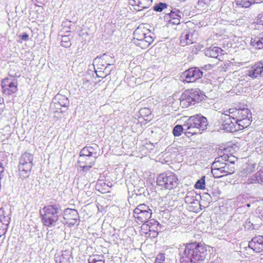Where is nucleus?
Wrapping results in <instances>:
<instances>
[{"mask_svg":"<svg viewBox=\"0 0 263 263\" xmlns=\"http://www.w3.org/2000/svg\"><path fill=\"white\" fill-rule=\"evenodd\" d=\"M255 181L258 183L263 182V171H259L255 174Z\"/></svg>","mask_w":263,"mask_h":263,"instance_id":"40","label":"nucleus"},{"mask_svg":"<svg viewBox=\"0 0 263 263\" xmlns=\"http://www.w3.org/2000/svg\"><path fill=\"white\" fill-rule=\"evenodd\" d=\"M152 214V211L139 212L138 209L134 211V216L136 222L139 224L143 223V228L149 227V224H152V221H154V219L149 220Z\"/></svg>","mask_w":263,"mask_h":263,"instance_id":"12","label":"nucleus"},{"mask_svg":"<svg viewBox=\"0 0 263 263\" xmlns=\"http://www.w3.org/2000/svg\"><path fill=\"white\" fill-rule=\"evenodd\" d=\"M220 120V122L224 130L233 133L241 129L238 126L236 127L237 124L236 121L233 120L231 115L229 113L221 114Z\"/></svg>","mask_w":263,"mask_h":263,"instance_id":"10","label":"nucleus"},{"mask_svg":"<svg viewBox=\"0 0 263 263\" xmlns=\"http://www.w3.org/2000/svg\"><path fill=\"white\" fill-rule=\"evenodd\" d=\"M248 206H250V204H247Z\"/></svg>","mask_w":263,"mask_h":263,"instance_id":"56","label":"nucleus"},{"mask_svg":"<svg viewBox=\"0 0 263 263\" xmlns=\"http://www.w3.org/2000/svg\"><path fill=\"white\" fill-rule=\"evenodd\" d=\"M263 2V0H235L236 5L239 8H249L252 5L259 4Z\"/></svg>","mask_w":263,"mask_h":263,"instance_id":"24","label":"nucleus"},{"mask_svg":"<svg viewBox=\"0 0 263 263\" xmlns=\"http://www.w3.org/2000/svg\"><path fill=\"white\" fill-rule=\"evenodd\" d=\"M213 196H217V194H215H215H214V195H213Z\"/></svg>","mask_w":263,"mask_h":263,"instance_id":"53","label":"nucleus"},{"mask_svg":"<svg viewBox=\"0 0 263 263\" xmlns=\"http://www.w3.org/2000/svg\"><path fill=\"white\" fill-rule=\"evenodd\" d=\"M185 202L191 203L192 206L194 207V210L197 211L198 209H202L201 206H202L201 204V201L197 199L194 198H185Z\"/></svg>","mask_w":263,"mask_h":263,"instance_id":"35","label":"nucleus"},{"mask_svg":"<svg viewBox=\"0 0 263 263\" xmlns=\"http://www.w3.org/2000/svg\"><path fill=\"white\" fill-rule=\"evenodd\" d=\"M178 223V217L175 216H171L170 214V217L167 220L166 228H165V230L167 229V230H171L174 228H176Z\"/></svg>","mask_w":263,"mask_h":263,"instance_id":"30","label":"nucleus"},{"mask_svg":"<svg viewBox=\"0 0 263 263\" xmlns=\"http://www.w3.org/2000/svg\"><path fill=\"white\" fill-rule=\"evenodd\" d=\"M249 247L254 252L259 253L263 251V236L253 237L249 242Z\"/></svg>","mask_w":263,"mask_h":263,"instance_id":"21","label":"nucleus"},{"mask_svg":"<svg viewBox=\"0 0 263 263\" xmlns=\"http://www.w3.org/2000/svg\"><path fill=\"white\" fill-rule=\"evenodd\" d=\"M93 154H96L94 148L92 146H86L81 149L79 157L93 156Z\"/></svg>","mask_w":263,"mask_h":263,"instance_id":"32","label":"nucleus"},{"mask_svg":"<svg viewBox=\"0 0 263 263\" xmlns=\"http://www.w3.org/2000/svg\"><path fill=\"white\" fill-rule=\"evenodd\" d=\"M165 9L167 8V5L165 4Z\"/></svg>","mask_w":263,"mask_h":263,"instance_id":"52","label":"nucleus"},{"mask_svg":"<svg viewBox=\"0 0 263 263\" xmlns=\"http://www.w3.org/2000/svg\"><path fill=\"white\" fill-rule=\"evenodd\" d=\"M196 39L194 31L185 30L181 34L180 43L181 46H185L195 43Z\"/></svg>","mask_w":263,"mask_h":263,"instance_id":"15","label":"nucleus"},{"mask_svg":"<svg viewBox=\"0 0 263 263\" xmlns=\"http://www.w3.org/2000/svg\"><path fill=\"white\" fill-rule=\"evenodd\" d=\"M177 44L176 39H172L170 42L167 43L165 45L166 46L167 51V52L169 54H172L175 52L177 50L176 46Z\"/></svg>","mask_w":263,"mask_h":263,"instance_id":"34","label":"nucleus"},{"mask_svg":"<svg viewBox=\"0 0 263 263\" xmlns=\"http://www.w3.org/2000/svg\"><path fill=\"white\" fill-rule=\"evenodd\" d=\"M177 250V247H167L165 248V255H167L168 254H171V256L172 257L171 259H174Z\"/></svg>","mask_w":263,"mask_h":263,"instance_id":"38","label":"nucleus"},{"mask_svg":"<svg viewBox=\"0 0 263 263\" xmlns=\"http://www.w3.org/2000/svg\"><path fill=\"white\" fill-rule=\"evenodd\" d=\"M138 209L139 212H145V211H152L149 208V206H147L145 204H141L139 205L135 210Z\"/></svg>","mask_w":263,"mask_h":263,"instance_id":"39","label":"nucleus"},{"mask_svg":"<svg viewBox=\"0 0 263 263\" xmlns=\"http://www.w3.org/2000/svg\"><path fill=\"white\" fill-rule=\"evenodd\" d=\"M164 8V3H160L158 5H156L154 7V9L156 11H161Z\"/></svg>","mask_w":263,"mask_h":263,"instance_id":"43","label":"nucleus"},{"mask_svg":"<svg viewBox=\"0 0 263 263\" xmlns=\"http://www.w3.org/2000/svg\"><path fill=\"white\" fill-rule=\"evenodd\" d=\"M205 177L203 176L200 179L198 180L194 185L195 188L200 190L204 189L205 186Z\"/></svg>","mask_w":263,"mask_h":263,"instance_id":"37","label":"nucleus"},{"mask_svg":"<svg viewBox=\"0 0 263 263\" xmlns=\"http://www.w3.org/2000/svg\"><path fill=\"white\" fill-rule=\"evenodd\" d=\"M33 156L28 153H24L20 158L18 167V175L22 179L28 177L33 166Z\"/></svg>","mask_w":263,"mask_h":263,"instance_id":"7","label":"nucleus"},{"mask_svg":"<svg viewBox=\"0 0 263 263\" xmlns=\"http://www.w3.org/2000/svg\"><path fill=\"white\" fill-rule=\"evenodd\" d=\"M149 235L153 237H156V236H157V235L158 234V232H157V231L152 230L151 229L150 226L149 227Z\"/></svg>","mask_w":263,"mask_h":263,"instance_id":"45","label":"nucleus"},{"mask_svg":"<svg viewBox=\"0 0 263 263\" xmlns=\"http://www.w3.org/2000/svg\"><path fill=\"white\" fill-rule=\"evenodd\" d=\"M187 125L186 121L183 125H176L173 130V134L175 137H178L181 135L183 132H184V134H189V129Z\"/></svg>","mask_w":263,"mask_h":263,"instance_id":"27","label":"nucleus"},{"mask_svg":"<svg viewBox=\"0 0 263 263\" xmlns=\"http://www.w3.org/2000/svg\"><path fill=\"white\" fill-rule=\"evenodd\" d=\"M246 75L252 79L263 76V61L258 63L250 67L247 71Z\"/></svg>","mask_w":263,"mask_h":263,"instance_id":"19","label":"nucleus"},{"mask_svg":"<svg viewBox=\"0 0 263 263\" xmlns=\"http://www.w3.org/2000/svg\"><path fill=\"white\" fill-rule=\"evenodd\" d=\"M1 86L3 95L6 96H10L18 91V82L13 76H10L2 80Z\"/></svg>","mask_w":263,"mask_h":263,"instance_id":"8","label":"nucleus"},{"mask_svg":"<svg viewBox=\"0 0 263 263\" xmlns=\"http://www.w3.org/2000/svg\"><path fill=\"white\" fill-rule=\"evenodd\" d=\"M54 259L56 263H71L73 260L71 251L66 250L57 253Z\"/></svg>","mask_w":263,"mask_h":263,"instance_id":"18","label":"nucleus"},{"mask_svg":"<svg viewBox=\"0 0 263 263\" xmlns=\"http://www.w3.org/2000/svg\"><path fill=\"white\" fill-rule=\"evenodd\" d=\"M157 184L159 186H163L164 184V176L162 174L157 177Z\"/></svg>","mask_w":263,"mask_h":263,"instance_id":"42","label":"nucleus"},{"mask_svg":"<svg viewBox=\"0 0 263 263\" xmlns=\"http://www.w3.org/2000/svg\"><path fill=\"white\" fill-rule=\"evenodd\" d=\"M111 60V58L106 54L98 57L96 59L95 65L97 68V70H96V73L97 72L104 71L108 66L111 65L110 63Z\"/></svg>","mask_w":263,"mask_h":263,"instance_id":"17","label":"nucleus"},{"mask_svg":"<svg viewBox=\"0 0 263 263\" xmlns=\"http://www.w3.org/2000/svg\"><path fill=\"white\" fill-rule=\"evenodd\" d=\"M181 263H203L209 253L206 247L197 243L179 249Z\"/></svg>","mask_w":263,"mask_h":263,"instance_id":"1","label":"nucleus"},{"mask_svg":"<svg viewBox=\"0 0 263 263\" xmlns=\"http://www.w3.org/2000/svg\"><path fill=\"white\" fill-rule=\"evenodd\" d=\"M140 114V119H144L146 123L150 121L151 119L149 118V116L151 115V110L147 107H144L141 108L139 111Z\"/></svg>","mask_w":263,"mask_h":263,"instance_id":"31","label":"nucleus"},{"mask_svg":"<svg viewBox=\"0 0 263 263\" xmlns=\"http://www.w3.org/2000/svg\"><path fill=\"white\" fill-rule=\"evenodd\" d=\"M178 179L173 173L166 174L165 176V189H171L177 185Z\"/></svg>","mask_w":263,"mask_h":263,"instance_id":"23","label":"nucleus"},{"mask_svg":"<svg viewBox=\"0 0 263 263\" xmlns=\"http://www.w3.org/2000/svg\"><path fill=\"white\" fill-rule=\"evenodd\" d=\"M224 163V162L221 161L220 160H218L217 158L213 163L212 165V173L215 178H220L223 176V175H218V172H219V173L220 172Z\"/></svg>","mask_w":263,"mask_h":263,"instance_id":"22","label":"nucleus"},{"mask_svg":"<svg viewBox=\"0 0 263 263\" xmlns=\"http://www.w3.org/2000/svg\"><path fill=\"white\" fill-rule=\"evenodd\" d=\"M63 214V221H61L63 223H66L70 227L78 226L80 223L79 215L75 209H66Z\"/></svg>","mask_w":263,"mask_h":263,"instance_id":"9","label":"nucleus"},{"mask_svg":"<svg viewBox=\"0 0 263 263\" xmlns=\"http://www.w3.org/2000/svg\"><path fill=\"white\" fill-rule=\"evenodd\" d=\"M204 95L198 88L185 90L180 98V105L187 108L202 101Z\"/></svg>","mask_w":263,"mask_h":263,"instance_id":"4","label":"nucleus"},{"mask_svg":"<svg viewBox=\"0 0 263 263\" xmlns=\"http://www.w3.org/2000/svg\"><path fill=\"white\" fill-rule=\"evenodd\" d=\"M20 38L23 41H27L29 39V35L27 33L19 35Z\"/></svg>","mask_w":263,"mask_h":263,"instance_id":"47","label":"nucleus"},{"mask_svg":"<svg viewBox=\"0 0 263 263\" xmlns=\"http://www.w3.org/2000/svg\"><path fill=\"white\" fill-rule=\"evenodd\" d=\"M129 5L137 11L149 8L152 5L153 0H128Z\"/></svg>","mask_w":263,"mask_h":263,"instance_id":"14","label":"nucleus"},{"mask_svg":"<svg viewBox=\"0 0 263 263\" xmlns=\"http://www.w3.org/2000/svg\"><path fill=\"white\" fill-rule=\"evenodd\" d=\"M97 158L96 156L79 157L78 163L83 171H87L95 164Z\"/></svg>","mask_w":263,"mask_h":263,"instance_id":"16","label":"nucleus"},{"mask_svg":"<svg viewBox=\"0 0 263 263\" xmlns=\"http://www.w3.org/2000/svg\"><path fill=\"white\" fill-rule=\"evenodd\" d=\"M10 217L6 214L3 208H0V237L6 233L7 227L9 225Z\"/></svg>","mask_w":263,"mask_h":263,"instance_id":"20","label":"nucleus"},{"mask_svg":"<svg viewBox=\"0 0 263 263\" xmlns=\"http://www.w3.org/2000/svg\"><path fill=\"white\" fill-rule=\"evenodd\" d=\"M223 50L218 47H210L205 50V54L206 56L213 58H218L221 55Z\"/></svg>","mask_w":263,"mask_h":263,"instance_id":"25","label":"nucleus"},{"mask_svg":"<svg viewBox=\"0 0 263 263\" xmlns=\"http://www.w3.org/2000/svg\"><path fill=\"white\" fill-rule=\"evenodd\" d=\"M189 134L192 135L201 133L208 125L206 118L201 115H196L190 117L186 121Z\"/></svg>","mask_w":263,"mask_h":263,"instance_id":"6","label":"nucleus"},{"mask_svg":"<svg viewBox=\"0 0 263 263\" xmlns=\"http://www.w3.org/2000/svg\"><path fill=\"white\" fill-rule=\"evenodd\" d=\"M42 222L44 226L48 227L55 226L61 218L62 211L57 205H49L43 208L40 211Z\"/></svg>","mask_w":263,"mask_h":263,"instance_id":"3","label":"nucleus"},{"mask_svg":"<svg viewBox=\"0 0 263 263\" xmlns=\"http://www.w3.org/2000/svg\"><path fill=\"white\" fill-rule=\"evenodd\" d=\"M214 65L212 64H207L204 65V67H202V68L205 70H209L211 69H212L214 67Z\"/></svg>","mask_w":263,"mask_h":263,"instance_id":"48","label":"nucleus"},{"mask_svg":"<svg viewBox=\"0 0 263 263\" xmlns=\"http://www.w3.org/2000/svg\"><path fill=\"white\" fill-rule=\"evenodd\" d=\"M218 195H220V193L219 192V191L218 192Z\"/></svg>","mask_w":263,"mask_h":263,"instance_id":"55","label":"nucleus"},{"mask_svg":"<svg viewBox=\"0 0 263 263\" xmlns=\"http://www.w3.org/2000/svg\"><path fill=\"white\" fill-rule=\"evenodd\" d=\"M236 161H237V158L235 157L230 156L229 161L228 163L229 164H232L233 166H235V162Z\"/></svg>","mask_w":263,"mask_h":263,"instance_id":"46","label":"nucleus"},{"mask_svg":"<svg viewBox=\"0 0 263 263\" xmlns=\"http://www.w3.org/2000/svg\"><path fill=\"white\" fill-rule=\"evenodd\" d=\"M231 115L234 121H236L237 126L242 128L248 127L251 123V113L248 108H232L228 111Z\"/></svg>","mask_w":263,"mask_h":263,"instance_id":"5","label":"nucleus"},{"mask_svg":"<svg viewBox=\"0 0 263 263\" xmlns=\"http://www.w3.org/2000/svg\"><path fill=\"white\" fill-rule=\"evenodd\" d=\"M251 45L256 49H263V34L252 37L250 41Z\"/></svg>","mask_w":263,"mask_h":263,"instance_id":"26","label":"nucleus"},{"mask_svg":"<svg viewBox=\"0 0 263 263\" xmlns=\"http://www.w3.org/2000/svg\"><path fill=\"white\" fill-rule=\"evenodd\" d=\"M36 2L40 3V4H43L46 0H35Z\"/></svg>","mask_w":263,"mask_h":263,"instance_id":"51","label":"nucleus"},{"mask_svg":"<svg viewBox=\"0 0 263 263\" xmlns=\"http://www.w3.org/2000/svg\"><path fill=\"white\" fill-rule=\"evenodd\" d=\"M256 164L254 163H247L245 165V167L241 172L242 176H244L249 174L255 171Z\"/></svg>","mask_w":263,"mask_h":263,"instance_id":"33","label":"nucleus"},{"mask_svg":"<svg viewBox=\"0 0 263 263\" xmlns=\"http://www.w3.org/2000/svg\"><path fill=\"white\" fill-rule=\"evenodd\" d=\"M155 263H164V254L162 253L158 254L156 257Z\"/></svg>","mask_w":263,"mask_h":263,"instance_id":"41","label":"nucleus"},{"mask_svg":"<svg viewBox=\"0 0 263 263\" xmlns=\"http://www.w3.org/2000/svg\"><path fill=\"white\" fill-rule=\"evenodd\" d=\"M96 189L98 192L102 194L109 193L110 191V186L103 180H99L98 181L96 185Z\"/></svg>","mask_w":263,"mask_h":263,"instance_id":"28","label":"nucleus"},{"mask_svg":"<svg viewBox=\"0 0 263 263\" xmlns=\"http://www.w3.org/2000/svg\"><path fill=\"white\" fill-rule=\"evenodd\" d=\"M235 172V166L228 162H224L220 172L221 175L226 176L228 174H232Z\"/></svg>","mask_w":263,"mask_h":263,"instance_id":"29","label":"nucleus"},{"mask_svg":"<svg viewBox=\"0 0 263 263\" xmlns=\"http://www.w3.org/2000/svg\"><path fill=\"white\" fill-rule=\"evenodd\" d=\"M133 35V43L141 49L148 48L154 41L153 33L146 24H140L135 30Z\"/></svg>","mask_w":263,"mask_h":263,"instance_id":"2","label":"nucleus"},{"mask_svg":"<svg viewBox=\"0 0 263 263\" xmlns=\"http://www.w3.org/2000/svg\"><path fill=\"white\" fill-rule=\"evenodd\" d=\"M211 0H198V3H203L204 4H208Z\"/></svg>","mask_w":263,"mask_h":263,"instance_id":"50","label":"nucleus"},{"mask_svg":"<svg viewBox=\"0 0 263 263\" xmlns=\"http://www.w3.org/2000/svg\"><path fill=\"white\" fill-rule=\"evenodd\" d=\"M180 12L176 8L172 9L168 13L165 12V22L167 27L180 23Z\"/></svg>","mask_w":263,"mask_h":263,"instance_id":"13","label":"nucleus"},{"mask_svg":"<svg viewBox=\"0 0 263 263\" xmlns=\"http://www.w3.org/2000/svg\"><path fill=\"white\" fill-rule=\"evenodd\" d=\"M230 157V156H228V155L224 154L222 156L218 157L217 158L218 160H220L221 161H224L225 162H228L229 161Z\"/></svg>","mask_w":263,"mask_h":263,"instance_id":"44","label":"nucleus"},{"mask_svg":"<svg viewBox=\"0 0 263 263\" xmlns=\"http://www.w3.org/2000/svg\"><path fill=\"white\" fill-rule=\"evenodd\" d=\"M70 44V43L69 40L68 41H64L63 40L61 42V45L65 47L68 46Z\"/></svg>","mask_w":263,"mask_h":263,"instance_id":"49","label":"nucleus"},{"mask_svg":"<svg viewBox=\"0 0 263 263\" xmlns=\"http://www.w3.org/2000/svg\"><path fill=\"white\" fill-rule=\"evenodd\" d=\"M203 76V72L198 67H192L184 71L181 78L183 82L192 83L201 78Z\"/></svg>","mask_w":263,"mask_h":263,"instance_id":"11","label":"nucleus"},{"mask_svg":"<svg viewBox=\"0 0 263 263\" xmlns=\"http://www.w3.org/2000/svg\"><path fill=\"white\" fill-rule=\"evenodd\" d=\"M88 263H105L104 256L100 255H93L88 259Z\"/></svg>","mask_w":263,"mask_h":263,"instance_id":"36","label":"nucleus"},{"mask_svg":"<svg viewBox=\"0 0 263 263\" xmlns=\"http://www.w3.org/2000/svg\"><path fill=\"white\" fill-rule=\"evenodd\" d=\"M155 222H156V223H157V225H158V224H159V223H158V221H156Z\"/></svg>","mask_w":263,"mask_h":263,"instance_id":"54","label":"nucleus"}]
</instances>
